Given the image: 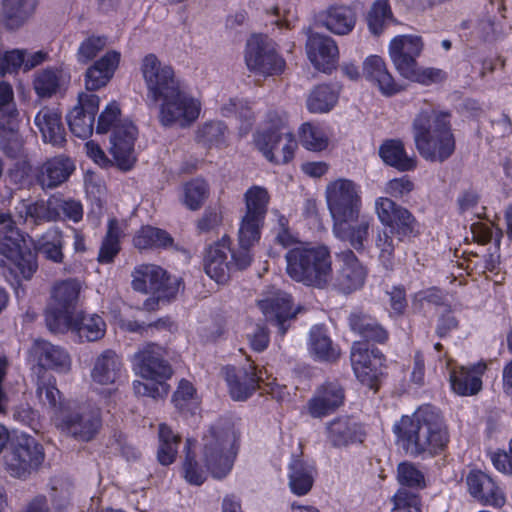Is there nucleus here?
I'll return each mask as SVG.
<instances>
[{"mask_svg": "<svg viewBox=\"0 0 512 512\" xmlns=\"http://www.w3.org/2000/svg\"><path fill=\"white\" fill-rule=\"evenodd\" d=\"M194 441L192 439L186 440L185 446V462L183 464V475L185 480L192 485H201L207 477L205 470L199 467L198 462L195 460V455L192 452Z\"/></svg>", "mask_w": 512, "mask_h": 512, "instance_id": "55", "label": "nucleus"}, {"mask_svg": "<svg viewBox=\"0 0 512 512\" xmlns=\"http://www.w3.org/2000/svg\"><path fill=\"white\" fill-rule=\"evenodd\" d=\"M362 74L366 81L384 96H392L402 90V86L389 72L384 59L370 55L363 61Z\"/></svg>", "mask_w": 512, "mask_h": 512, "instance_id": "25", "label": "nucleus"}, {"mask_svg": "<svg viewBox=\"0 0 512 512\" xmlns=\"http://www.w3.org/2000/svg\"><path fill=\"white\" fill-rule=\"evenodd\" d=\"M69 80V75L61 68H47L37 71L33 88L39 97H51Z\"/></svg>", "mask_w": 512, "mask_h": 512, "instance_id": "41", "label": "nucleus"}, {"mask_svg": "<svg viewBox=\"0 0 512 512\" xmlns=\"http://www.w3.org/2000/svg\"><path fill=\"white\" fill-rule=\"evenodd\" d=\"M392 504L391 512H422L420 497L405 488L398 489L392 497Z\"/></svg>", "mask_w": 512, "mask_h": 512, "instance_id": "60", "label": "nucleus"}, {"mask_svg": "<svg viewBox=\"0 0 512 512\" xmlns=\"http://www.w3.org/2000/svg\"><path fill=\"white\" fill-rule=\"evenodd\" d=\"M16 220H13V228L16 224L27 223L36 225L42 221L51 220L52 214L43 201L30 203L28 201H21L15 208Z\"/></svg>", "mask_w": 512, "mask_h": 512, "instance_id": "47", "label": "nucleus"}, {"mask_svg": "<svg viewBox=\"0 0 512 512\" xmlns=\"http://www.w3.org/2000/svg\"><path fill=\"white\" fill-rule=\"evenodd\" d=\"M132 286L142 293H156L159 298L174 297L181 287L177 277H170L160 266L141 264L132 273Z\"/></svg>", "mask_w": 512, "mask_h": 512, "instance_id": "17", "label": "nucleus"}, {"mask_svg": "<svg viewBox=\"0 0 512 512\" xmlns=\"http://www.w3.org/2000/svg\"><path fill=\"white\" fill-rule=\"evenodd\" d=\"M383 355L377 349H370L364 342H355L351 349V363L355 376L369 388H374L382 374Z\"/></svg>", "mask_w": 512, "mask_h": 512, "instance_id": "19", "label": "nucleus"}, {"mask_svg": "<svg viewBox=\"0 0 512 512\" xmlns=\"http://www.w3.org/2000/svg\"><path fill=\"white\" fill-rule=\"evenodd\" d=\"M449 382L454 393L460 396H473L482 389V377L487 370L483 361L464 366L447 363Z\"/></svg>", "mask_w": 512, "mask_h": 512, "instance_id": "23", "label": "nucleus"}, {"mask_svg": "<svg viewBox=\"0 0 512 512\" xmlns=\"http://www.w3.org/2000/svg\"><path fill=\"white\" fill-rule=\"evenodd\" d=\"M34 122L45 142L61 145L65 141V130L58 110L45 107L36 114Z\"/></svg>", "mask_w": 512, "mask_h": 512, "instance_id": "36", "label": "nucleus"}, {"mask_svg": "<svg viewBox=\"0 0 512 512\" xmlns=\"http://www.w3.org/2000/svg\"><path fill=\"white\" fill-rule=\"evenodd\" d=\"M224 374L230 395L237 401L247 399L257 387H261L260 382H263L261 371L258 374L252 365H249L248 369L242 370L226 367Z\"/></svg>", "mask_w": 512, "mask_h": 512, "instance_id": "27", "label": "nucleus"}, {"mask_svg": "<svg viewBox=\"0 0 512 512\" xmlns=\"http://www.w3.org/2000/svg\"><path fill=\"white\" fill-rule=\"evenodd\" d=\"M285 259L288 275L297 282L323 287L331 279V257L324 245L297 244L287 251Z\"/></svg>", "mask_w": 512, "mask_h": 512, "instance_id": "4", "label": "nucleus"}, {"mask_svg": "<svg viewBox=\"0 0 512 512\" xmlns=\"http://www.w3.org/2000/svg\"><path fill=\"white\" fill-rule=\"evenodd\" d=\"M318 22L333 34L346 35L353 30L356 16L347 6H331L319 13Z\"/></svg>", "mask_w": 512, "mask_h": 512, "instance_id": "34", "label": "nucleus"}, {"mask_svg": "<svg viewBox=\"0 0 512 512\" xmlns=\"http://www.w3.org/2000/svg\"><path fill=\"white\" fill-rule=\"evenodd\" d=\"M99 105L98 95L89 92L78 94L77 103L67 114L69 128L75 136L87 138L92 134Z\"/></svg>", "mask_w": 512, "mask_h": 512, "instance_id": "22", "label": "nucleus"}, {"mask_svg": "<svg viewBox=\"0 0 512 512\" xmlns=\"http://www.w3.org/2000/svg\"><path fill=\"white\" fill-rule=\"evenodd\" d=\"M237 258L238 253L231 248V239L223 236L207 249L204 258L205 272L216 283L224 284L235 271L248 267L240 265Z\"/></svg>", "mask_w": 512, "mask_h": 512, "instance_id": "16", "label": "nucleus"}, {"mask_svg": "<svg viewBox=\"0 0 512 512\" xmlns=\"http://www.w3.org/2000/svg\"><path fill=\"white\" fill-rule=\"evenodd\" d=\"M404 207L396 204L387 197H378L375 199L374 210L379 222L386 227L392 219L398 214V209Z\"/></svg>", "mask_w": 512, "mask_h": 512, "instance_id": "63", "label": "nucleus"}, {"mask_svg": "<svg viewBox=\"0 0 512 512\" xmlns=\"http://www.w3.org/2000/svg\"><path fill=\"white\" fill-rule=\"evenodd\" d=\"M203 457L214 478L225 477L232 469L238 451L239 435L230 425L211 428L203 438Z\"/></svg>", "mask_w": 512, "mask_h": 512, "instance_id": "9", "label": "nucleus"}, {"mask_svg": "<svg viewBox=\"0 0 512 512\" xmlns=\"http://www.w3.org/2000/svg\"><path fill=\"white\" fill-rule=\"evenodd\" d=\"M220 113L226 117L237 114L239 117L244 118L246 121V127L243 131V134H246L250 129L253 115L248 106L243 104L241 101L237 99H228L221 104Z\"/></svg>", "mask_w": 512, "mask_h": 512, "instance_id": "64", "label": "nucleus"}, {"mask_svg": "<svg viewBox=\"0 0 512 512\" xmlns=\"http://www.w3.org/2000/svg\"><path fill=\"white\" fill-rule=\"evenodd\" d=\"M244 217L264 221L268 210L270 195L265 187L254 185L244 194Z\"/></svg>", "mask_w": 512, "mask_h": 512, "instance_id": "43", "label": "nucleus"}, {"mask_svg": "<svg viewBox=\"0 0 512 512\" xmlns=\"http://www.w3.org/2000/svg\"><path fill=\"white\" fill-rule=\"evenodd\" d=\"M175 408L183 415L195 414L200 406V398L191 382L182 379L172 398Z\"/></svg>", "mask_w": 512, "mask_h": 512, "instance_id": "46", "label": "nucleus"}, {"mask_svg": "<svg viewBox=\"0 0 512 512\" xmlns=\"http://www.w3.org/2000/svg\"><path fill=\"white\" fill-rule=\"evenodd\" d=\"M42 447L30 436H20L5 458L6 471L15 478H26L43 461Z\"/></svg>", "mask_w": 512, "mask_h": 512, "instance_id": "18", "label": "nucleus"}, {"mask_svg": "<svg viewBox=\"0 0 512 512\" xmlns=\"http://www.w3.org/2000/svg\"><path fill=\"white\" fill-rule=\"evenodd\" d=\"M466 481L472 497L482 504L501 507L505 503L502 490L486 473L478 470L471 471Z\"/></svg>", "mask_w": 512, "mask_h": 512, "instance_id": "28", "label": "nucleus"}, {"mask_svg": "<svg viewBox=\"0 0 512 512\" xmlns=\"http://www.w3.org/2000/svg\"><path fill=\"white\" fill-rule=\"evenodd\" d=\"M208 196L209 186L202 178H195L183 183L178 193L179 202L192 211L200 209Z\"/></svg>", "mask_w": 512, "mask_h": 512, "instance_id": "42", "label": "nucleus"}, {"mask_svg": "<svg viewBox=\"0 0 512 512\" xmlns=\"http://www.w3.org/2000/svg\"><path fill=\"white\" fill-rule=\"evenodd\" d=\"M0 254L11 261V273L18 279H31L38 268L28 240L13 228L10 214L3 212H0Z\"/></svg>", "mask_w": 512, "mask_h": 512, "instance_id": "10", "label": "nucleus"}, {"mask_svg": "<svg viewBox=\"0 0 512 512\" xmlns=\"http://www.w3.org/2000/svg\"><path fill=\"white\" fill-rule=\"evenodd\" d=\"M125 370L121 357L112 349L98 354L93 361L90 377L95 389L111 392Z\"/></svg>", "mask_w": 512, "mask_h": 512, "instance_id": "21", "label": "nucleus"}, {"mask_svg": "<svg viewBox=\"0 0 512 512\" xmlns=\"http://www.w3.org/2000/svg\"><path fill=\"white\" fill-rule=\"evenodd\" d=\"M364 436L362 426L349 418L335 419L327 426V439L334 447L361 443Z\"/></svg>", "mask_w": 512, "mask_h": 512, "instance_id": "33", "label": "nucleus"}, {"mask_svg": "<svg viewBox=\"0 0 512 512\" xmlns=\"http://www.w3.org/2000/svg\"><path fill=\"white\" fill-rule=\"evenodd\" d=\"M8 125V128L0 125V146L7 155L10 157H16L21 151L22 139L14 129L15 123L13 114L10 115Z\"/></svg>", "mask_w": 512, "mask_h": 512, "instance_id": "59", "label": "nucleus"}, {"mask_svg": "<svg viewBox=\"0 0 512 512\" xmlns=\"http://www.w3.org/2000/svg\"><path fill=\"white\" fill-rule=\"evenodd\" d=\"M54 422L59 429L82 441L91 440L101 426L99 410L87 406L61 407Z\"/></svg>", "mask_w": 512, "mask_h": 512, "instance_id": "15", "label": "nucleus"}, {"mask_svg": "<svg viewBox=\"0 0 512 512\" xmlns=\"http://www.w3.org/2000/svg\"><path fill=\"white\" fill-rule=\"evenodd\" d=\"M413 137L417 150L426 160L443 161L455 148L447 113L421 111L413 122Z\"/></svg>", "mask_w": 512, "mask_h": 512, "instance_id": "3", "label": "nucleus"}, {"mask_svg": "<svg viewBox=\"0 0 512 512\" xmlns=\"http://www.w3.org/2000/svg\"><path fill=\"white\" fill-rule=\"evenodd\" d=\"M64 242L62 233L58 229L48 230L37 243V249L47 259L59 263L63 260V248Z\"/></svg>", "mask_w": 512, "mask_h": 512, "instance_id": "51", "label": "nucleus"}, {"mask_svg": "<svg viewBox=\"0 0 512 512\" xmlns=\"http://www.w3.org/2000/svg\"><path fill=\"white\" fill-rule=\"evenodd\" d=\"M258 306L265 318L278 326L281 334L288 329L286 323L297 314L289 294L274 288L265 292Z\"/></svg>", "mask_w": 512, "mask_h": 512, "instance_id": "24", "label": "nucleus"}, {"mask_svg": "<svg viewBox=\"0 0 512 512\" xmlns=\"http://www.w3.org/2000/svg\"><path fill=\"white\" fill-rule=\"evenodd\" d=\"M397 479L403 486L419 489L425 486L423 473L414 464L409 462H403L398 465Z\"/></svg>", "mask_w": 512, "mask_h": 512, "instance_id": "61", "label": "nucleus"}, {"mask_svg": "<svg viewBox=\"0 0 512 512\" xmlns=\"http://www.w3.org/2000/svg\"><path fill=\"white\" fill-rule=\"evenodd\" d=\"M245 63L250 71L262 76L281 73L285 68V61L277 54L275 43L261 34L252 35L248 39Z\"/></svg>", "mask_w": 512, "mask_h": 512, "instance_id": "14", "label": "nucleus"}, {"mask_svg": "<svg viewBox=\"0 0 512 512\" xmlns=\"http://www.w3.org/2000/svg\"><path fill=\"white\" fill-rule=\"evenodd\" d=\"M343 399L342 388L336 383H328L317 389L307 403V411L313 418H323L334 412Z\"/></svg>", "mask_w": 512, "mask_h": 512, "instance_id": "30", "label": "nucleus"}, {"mask_svg": "<svg viewBox=\"0 0 512 512\" xmlns=\"http://www.w3.org/2000/svg\"><path fill=\"white\" fill-rule=\"evenodd\" d=\"M123 233L122 224L115 218L108 221V230L102 242L98 261L101 263H110L120 250L119 239Z\"/></svg>", "mask_w": 512, "mask_h": 512, "instance_id": "49", "label": "nucleus"}, {"mask_svg": "<svg viewBox=\"0 0 512 512\" xmlns=\"http://www.w3.org/2000/svg\"><path fill=\"white\" fill-rule=\"evenodd\" d=\"M379 156L384 163L399 171H411L416 168V159L406 153L402 141L397 139L384 141L379 147Z\"/></svg>", "mask_w": 512, "mask_h": 512, "instance_id": "39", "label": "nucleus"}, {"mask_svg": "<svg viewBox=\"0 0 512 512\" xmlns=\"http://www.w3.org/2000/svg\"><path fill=\"white\" fill-rule=\"evenodd\" d=\"M120 62V53L111 50L96 60L84 76L85 87L88 91H96L105 87L113 78Z\"/></svg>", "mask_w": 512, "mask_h": 512, "instance_id": "29", "label": "nucleus"}, {"mask_svg": "<svg viewBox=\"0 0 512 512\" xmlns=\"http://www.w3.org/2000/svg\"><path fill=\"white\" fill-rule=\"evenodd\" d=\"M80 292L81 284L77 280L68 279L53 284L46 308V323L52 332L63 333L72 326Z\"/></svg>", "mask_w": 512, "mask_h": 512, "instance_id": "11", "label": "nucleus"}, {"mask_svg": "<svg viewBox=\"0 0 512 512\" xmlns=\"http://www.w3.org/2000/svg\"><path fill=\"white\" fill-rule=\"evenodd\" d=\"M351 328L368 340L383 342L387 338L386 331L374 320L359 314H353L350 317Z\"/></svg>", "mask_w": 512, "mask_h": 512, "instance_id": "52", "label": "nucleus"}, {"mask_svg": "<svg viewBox=\"0 0 512 512\" xmlns=\"http://www.w3.org/2000/svg\"><path fill=\"white\" fill-rule=\"evenodd\" d=\"M253 146L267 161L281 165L293 159L298 144L286 119L275 114L254 132Z\"/></svg>", "mask_w": 512, "mask_h": 512, "instance_id": "8", "label": "nucleus"}, {"mask_svg": "<svg viewBox=\"0 0 512 512\" xmlns=\"http://www.w3.org/2000/svg\"><path fill=\"white\" fill-rule=\"evenodd\" d=\"M307 347L310 356L318 361H335L340 356L338 346L333 343L327 329L321 325L310 329Z\"/></svg>", "mask_w": 512, "mask_h": 512, "instance_id": "35", "label": "nucleus"}, {"mask_svg": "<svg viewBox=\"0 0 512 512\" xmlns=\"http://www.w3.org/2000/svg\"><path fill=\"white\" fill-rule=\"evenodd\" d=\"M157 111L160 125L185 129L192 126L202 112L201 98L181 82L149 105Z\"/></svg>", "mask_w": 512, "mask_h": 512, "instance_id": "6", "label": "nucleus"}, {"mask_svg": "<svg viewBox=\"0 0 512 512\" xmlns=\"http://www.w3.org/2000/svg\"><path fill=\"white\" fill-rule=\"evenodd\" d=\"M300 137L303 146L311 151H322L328 146V138L325 132L320 127L310 123L301 126Z\"/></svg>", "mask_w": 512, "mask_h": 512, "instance_id": "57", "label": "nucleus"}, {"mask_svg": "<svg viewBox=\"0 0 512 512\" xmlns=\"http://www.w3.org/2000/svg\"><path fill=\"white\" fill-rule=\"evenodd\" d=\"M424 44L417 35H399L389 44V56L398 73L405 79L422 85L437 83L445 78L442 70L420 67L416 58L422 53Z\"/></svg>", "mask_w": 512, "mask_h": 512, "instance_id": "7", "label": "nucleus"}, {"mask_svg": "<svg viewBox=\"0 0 512 512\" xmlns=\"http://www.w3.org/2000/svg\"><path fill=\"white\" fill-rule=\"evenodd\" d=\"M137 134V128L132 121L122 122L112 132L109 149L111 163L122 171L130 170L136 163L134 144Z\"/></svg>", "mask_w": 512, "mask_h": 512, "instance_id": "20", "label": "nucleus"}, {"mask_svg": "<svg viewBox=\"0 0 512 512\" xmlns=\"http://www.w3.org/2000/svg\"><path fill=\"white\" fill-rule=\"evenodd\" d=\"M315 467L302 459H293L288 470V485L297 496L306 495L312 488L315 478Z\"/></svg>", "mask_w": 512, "mask_h": 512, "instance_id": "37", "label": "nucleus"}, {"mask_svg": "<svg viewBox=\"0 0 512 512\" xmlns=\"http://www.w3.org/2000/svg\"><path fill=\"white\" fill-rule=\"evenodd\" d=\"M306 53L311 64L319 71H332L338 61V48L330 37L311 34L306 43Z\"/></svg>", "mask_w": 512, "mask_h": 512, "instance_id": "26", "label": "nucleus"}, {"mask_svg": "<svg viewBox=\"0 0 512 512\" xmlns=\"http://www.w3.org/2000/svg\"><path fill=\"white\" fill-rule=\"evenodd\" d=\"M37 397L42 405L54 410V417L61 407L71 405L70 403L64 404L61 401L60 391L57 389L55 381L51 378L38 382Z\"/></svg>", "mask_w": 512, "mask_h": 512, "instance_id": "53", "label": "nucleus"}, {"mask_svg": "<svg viewBox=\"0 0 512 512\" xmlns=\"http://www.w3.org/2000/svg\"><path fill=\"white\" fill-rule=\"evenodd\" d=\"M179 442V434L175 433L171 427L165 423L159 425L157 460L160 464L168 466L175 461Z\"/></svg>", "mask_w": 512, "mask_h": 512, "instance_id": "44", "label": "nucleus"}, {"mask_svg": "<svg viewBox=\"0 0 512 512\" xmlns=\"http://www.w3.org/2000/svg\"><path fill=\"white\" fill-rule=\"evenodd\" d=\"M68 330L76 331L77 335L86 341H97L106 332V323L97 314L83 315L78 322L72 318V326Z\"/></svg>", "mask_w": 512, "mask_h": 512, "instance_id": "45", "label": "nucleus"}, {"mask_svg": "<svg viewBox=\"0 0 512 512\" xmlns=\"http://www.w3.org/2000/svg\"><path fill=\"white\" fill-rule=\"evenodd\" d=\"M341 87L337 84L316 86L308 94L306 105L312 113H327L338 103Z\"/></svg>", "mask_w": 512, "mask_h": 512, "instance_id": "40", "label": "nucleus"}, {"mask_svg": "<svg viewBox=\"0 0 512 512\" xmlns=\"http://www.w3.org/2000/svg\"><path fill=\"white\" fill-rule=\"evenodd\" d=\"M74 170L70 159L56 157L48 160L37 175V181L42 188H54L63 183Z\"/></svg>", "mask_w": 512, "mask_h": 512, "instance_id": "38", "label": "nucleus"}, {"mask_svg": "<svg viewBox=\"0 0 512 512\" xmlns=\"http://www.w3.org/2000/svg\"><path fill=\"white\" fill-rule=\"evenodd\" d=\"M38 0H2L3 11L11 28L22 25L35 11Z\"/></svg>", "mask_w": 512, "mask_h": 512, "instance_id": "48", "label": "nucleus"}, {"mask_svg": "<svg viewBox=\"0 0 512 512\" xmlns=\"http://www.w3.org/2000/svg\"><path fill=\"white\" fill-rule=\"evenodd\" d=\"M325 199L333 221L334 236L357 251L363 250L369 238L371 220H359L361 186L348 178L333 179L325 187Z\"/></svg>", "mask_w": 512, "mask_h": 512, "instance_id": "1", "label": "nucleus"}, {"mask_svg": "<svg viewBox=\"0 0 512 512\" xmlns=\"http://www.w3.org/2000/svg\"><path fill=\"white\" fill-rule=\"evenodd\" d=\"M107 45V40L102 36H89L82 40L76 52V60L80 64H87L94 60Z\"/></svg>", "mask_w": 512, "mask_h": 512, "instance_id": "56", "label": "nucleus"}, {"mask_svg": "<svg viewBox=\"0 0 512 512\" xmlns=\"http://www.w3.org/2000/svg\"><path fill=\"white\" fill-rule=\"evenodd\" d=\"M139 72L146 87L148 105L182 82L169 64L151 53L140 60Z\"/></svg>", "mask_w": 512, "mask_h": 512, "instance_id": "12", "label": "nucleus"}, {"mask_svg": "<svg viewBox=\"0 0 512 512\" xmlns=\"http://www.w3.org/2000/svg\"><path fill=\"white\" fill-rule=\"evenodd\" d=\"M125 121L130 120L122 119L119 104L116 101H111L104 107L98 116L96 133L105 134L111 130L114 132L116 127Z\"/></svg>", "mask_w": 512, "mask_h": 512, "instance_id": "54", "label": "nucleus"}, {"mask_svg": "<svg viewBox=\"0 0 512 512\" xmlns=\"http://www.w3.org/2000/svg\"><path fill=\"white\" fill-rule=\"evenodd\" d=\"M264 221L242 217L238 231L237 261L242 266H249L253 260V247L259 242Z\"/></svg>", "mask_w": 512, "mask_h": 512, "instance_id": "32", "label": "nucleus"}, {"mask_svg": "<svg viewBox=\"0 0 512 512\" xmlns=\"http://www.w3.org/2000/svg\"><path fill=\"white\" fill-rule=\"evenodd\" d=\"M392 13L387 0H377L368 14V26L370 31L378 35L385 25L391 20Z\"/></svg>", "mask_w": 512, "mask_h": 512, "instance_id": "58", "label": "nucleus"}, {"mask_svg": "<svg viewBox=\"0 0 512 512\" xmlns=\"http://www.w3.org/2000/svg\"><path fill=\"white\" fill-rule=\"evenodd\" d=\"M397 442L412 456H432L448 443V431L440 412L429 405L419 407L394 423Z\"/></svg>", "mask_w": 512, "mask_h": 512, "instance_id": "2", "label": "nucleus"}, {"mask_svg": "<svg viewBox=\"0 0 512 512\" xmlns=\"http://www.w3.org/2000/svg\"><path fill=\"white\" fill-rule=\"evenodd\" d=\"M24 51L19 49L8 50L0 46V74H10L22 66Z\"/></svg>", "mask_w": 512, "mask_h": 512, "instance_id": "62", "label": "nucleus"}, {"mask_svg": "<svg viewBox=\"0 0 512 512\" xmlns=\"http://www.w3.org/2000/svg\"><path fill=\"white\" fill-rule=\"evenodd\" d=\"M341 262L337 281L339 287L346 293L359 289L364 284L366 269L350 250L338 255Z\"/></svg>", "mask_w": 512, "mask_h": 512, "instance_id": "31", "label": "nucleus"}, {"mask_svg": "<svg viewBox=\"0 0 512 512\" xmlns=\"http://www.w3.org/2000/svg\"><path fill=\"white\" fill-rule=\"evenodd\" d=\"M386 228L387 230L379 231L375 246L379 251V260L385 267L392 264L395 250V244L392 236L398 241H405L416 237L419 234V223L413 214L407 209H398V214L392 219Z\"/></svg>", "mask_w": 512, "mask_h": 512, "instance_id": "13", "label": "nucleus"}, {"mask_svg": "<svg viewBox=\"0 0 512 512\" xmlns=\"http://www.w3.org/2000/svg\"><path fill=\"white\" fill-rule=\"evenodd\" d=\"M164 349L156 344H146L132 357L131 364L134 373L144 380L151 381L149 385L140 380L133 382V390L139 396L159 398L167 395L168 387L165 381L172 375L170 366L164 360Z\"/></svg>", "mask_w": 512, "mask_h": 512, "instance_id": "5", "label": "nucleus"}, {"mask_svg": "<svg viewBox=\"0 0 512 512\" xmlns=\"http://www.w3.org/2000/svg\"><path fill=\"white\" fill-rule=\"evenodd\" d=\"M172 244L171 237L163 230L146 226L134 237V245L138 249L166 248Z\"/></svg>", "mask_w": 512, "mask_h": 512, "instance_id": "50", "label": "nucleus"}]
</instances>
